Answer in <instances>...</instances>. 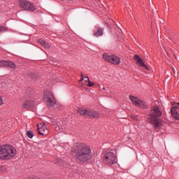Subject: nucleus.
<instances>
[{
    "label": "nucleus",
    "instance_id": "f257e3e1",
    "mask_svg": "<svg viewBox=\"0 0 179 179\" xmlns=\"http://www.w3.org/2000/svg\"><path fill=\"white\" fill-rule=\"evenodd\" d=\"M73 152L74 157L79 162H87L92 159V150L86 144H76Z\"/></svg>",
    "mask_w": 179,
    "mask_h": 179
},
{
    "label": "nucleus",
    "instance_id": "f03ea898",
    "mask_svg": "<svg viewBox=\"0 0 179 179\" xmlns=\"http://www.w3.org/2000/svg\"><path fill=\"white\" fill-rule=\"evenodd\" d=\"M148 115L152 124H154L155 127H160V125H162V120L159 118L163 115V113H162L159 106H152L151 110L148 113Z\"/></svg>",
    "mask_w": 179,
    "mask_h": 179
},
{
    "label": "nucleus",
    "instance_id": "7ed1b4c3",
    "mask_svg": "<svg viewBox=\"0 0 179 179\" xmlns=\"http://www.w3.org/2000/svg\"><path fill=\"white\" fill-rule=\"evenodd\" d=\"M16 155V150L9 145H3L0 147V159L8 160L15 157Z\"/></svg>",
    "mask_w": 179,
    "mask_h": 179
},
{
    "label": "nucleus",
    "instance_id": "20e7f679",
    "mask_svg": "<svg viewBox=\"0 0 179 179\" xmlns=\"http://www.w3.org/2000/svg\"><path fill=\"white\" fill-rule=\"evenodd\" d=\"M78 113L81 114V115L90 117V118H99V117H100V115L97 111L83 108L78 109Z\"/></svg>",
    "mask_w": 179,
    "mask_h": 179
},
{
    "label": "nucleus",
    "instance_id": "39448f33",
    "mask_svg": "<svg viewBox=\"0 0 179 179\" xmlns=\"http://www.w3.org/2000/svg\"><path fill=\"white\" fill-rule=\"evenodd\" d=\"M43 100L47 103L48 107H52L53 106H55V103H57L51 91H45L43 93Z\"/></svg>",
    "mask_w": 179,
    "mask_h": 179
},
{
    "label": "nucleus",
    "instance_id": "423d86ee",
    "mask_svg": "<svg viewBox=\"0 0 179 179\" xmlns=\"http://www.w3.org/2000/svg\"><path fill=\"white\" fill-rule=\"evenodd\" d=\"M103 162L106 164H114V163H117V158L114 152L106 151L103 155Z\"/></svg>",
    "mask_w": 179,
    "mask_h": 179
},
{
    "label": "nucleus",
    "instance_id": "0eeeda50",
    "mask_svg": "<svg viewBox=\"0 0 179 179\" xmlns=\"http://www.w3.org/2000/svg\"><path fill=\"white\" fill-rule=\"evenodd\" d=\"M103 59L113 65H120V64H121V59L115 55H110L107 53H104L103 55Z\"/></svg>",
    "mask_w": 179,
    "mask_h": 179
},
{
    "label": "nucleus",
    "instance_id": "6e6552de",
    "mask_svg": "<svg viewBox=\"0 0 179 179\" xmlns=\"http://www.w3.org/2000/svg\"><path fill=\"white\" fill-rule=\"evenodd\" d=\"M129 100L136 106V107H139V108H148V104L144 101L141 100L136 96H134L132 95H130L129 96Z\"/></svg>",
    "mask_w": 179,
    "mask_h": 179
},
{
    "label": "nucleus",
    "instance_id": "1a4fd4ad",
    "mask_svg": "<svg viewBox=\"0 0 179 179\" xmlns=\"http://www.w3.org/2000/svg\"><path fill=\"white\" fill-rule=\"evenodd\" d=\"M19 5L20 8H21V9H23V10H30L31 12H33V10H36V8L31 2L20 0L19 1Z\"/></svg>",
    "mask_w": 179,
    "mask_h": 179
},
{
    "label": "nucleus",
    "instance_id": "9d476101",
    "mask_svg": "<svg viewBox=\"0 0 179 179\" xmlns=\"http://www.w3.org/2000/svg\"><path fill=\"white\" fill-rule=\"evenodd\" d=\"M37 127L39 135H47V134H48V129L45 124H38Z\"/></svg>",
    "mask_w": 179,
    "mask_h": 179
},
{
    "label": "nucleus",
    "instance_id": "9b49d317",
    "mask_svg": "<svg viewBox=\"0 0 179 179\" xmlns=\"http://www.w3.org/2000/svg\"><path fill=\"white\" fill-rule=\"evenodd\" d=\"M3 66H9V68L15 69L16 68V64L12 62L4 60L0 62V68H3Z\"/></svg>",
    "mask_w": 179,
    "mask_h": 179
},
{
    "label": "nucleus",
    "instance_id": "f8f14e48",
    "mask_svg": "<svg viewBox=\"0 0 179 179\" xmlns=\"http://www.w3.org/2000/svg\"><path fill=\"white\" fill-rule=\"evenodd\" d=\"M134 60L136 61L137 64H138L141 68H143V69H149V68H148V66H145V63H143V60H142V58H141L139 55H135Z\"/></svg>",
    "mask_w": 179,
    "mask_h": 179
},
{
    "label": "nucleus",
    "instance_id": "ddd939ff",
    "mask_svg": "<svg viewBox=\"0 0 179 179\" xmlns=\"http://www.w3.org/2000/svg\"><path fill=\"white\" fill-rule=\"evenodd\" d=\"M36 103L33 101H26L23 104V108H33Z\"/></svg>",
    "mask_w": 179,
    "mask_h": 179
},
{
    "label": "nucleus",
    "instance_id": "4468645a",
    "mask_svg": "<svg viewBox=\"0 0 179 179\" xmlns=\"http://www.w3.org/2000/svg\"><path fill=\"white\" fill-rule=\"evenodd\" d=\"M37 42L38 43V44L41 45L42 47H44L45 48H51V45H50V43H48V42H46L43 39H38Z\"/></svg>",
    "mask_w": 179,
    "mask_h": 179
},
{
    "label": "nucleus",
    "instance_id": "2eb2a0df",
    "mask_svg": "<svg viewBox=\"0 0 179 179\" xmlns=\"http://www.w3.org/2000/svg\"><path fill=\"white\" fill-rule=\"evenodd\" d=\"M103 31L104 30L102 28H98L94 30V36H95V37H100V36H103Z\"/></svg>",
    "mask_w": 179,
    "mask_h": 179
},
{
    "label": "nucleus",
    "instance_id": "dca6fc26",
    "mask_svg": "<svg viewBox=\"0 0 179 179\" xmlns=\"http://www.w3.org/2000/svg\"><path fill=\"white\" fill-rule=\"evenodd\" d=\"M84 80V85H86L88 83V82L90 81L88 76L84 77V76H81V79L79 80V82H83Z\"/></svg>",
    "mask_w": 179,
    "mask_h": 179
},
{
    "label": "nucleus",
    "instance_id": "f3484780",
    "mask_svg": "<svg viewBox=\"0 0 179 179\" xmlns=\"http://www.w3.org/2000/svg\"><path fill=\"white\" fill-rule=\"evenodd\" d=\"M171 115L176 121H179V114L178 112H171Z\"/></svg>",
    "mask_w": 179,
    "mask_h": 179
},
{
    "label": "nucleus",
    "instance_id": "a211bd4d",
    "mask_svg": "<svg viewBox=\"0 0 179 179\" xmlns=\"http://www.w3.org/2000/svg\"><path fill=\"white\" fill-rule=\"evenodd\" d=\"M102 90L103 93H104L105 94H111V91L110 90V88H108V87H103Z\"/></svg>",
    "mask_w": 179,
    "mask_h": 179
},
{
    "label": "nucleus",
    "instance_id": "6ab92c4d",
    "mask_svg": "<svg viewBox=\"0 0 179 179\" xmlns=\"http://www.w3.org/2000/svg\"><path fill=\"white\" fill-rule=\"evenodd\" d=\"M179 107V102L176 103V106H173L171 109V112H177L176 110H178Z\"/></svg>",
    "mask_w": 179,
    "mask_h": 179
},
{
    "label": "nucleus",
    "instance_id": "aec40b11",
    "mask_svg": "<svg viewBox=\"0 0 179 179\" xmlns=\"http://www.w3.org/2000/svg\"><path fill=\"white\" fill-rule=\"evenodd\" d=\"M27 136H28V138L31 139L33 138V136H34V134H33L31 131H27Z\"/></svg>",
    "mask_w": 179,
    "mask_h": 179
},
{
    "label": "nucleus",
    "instance_id": "412c9836",
    "mask_svg": "<svg viewBox=\"0 0 179 179\" xmlns=\"http://www.w3.org/2000/svg\"><path fill=\"white\" fill-rule=\"evenodd\" d=\"M86 86L92 87V86H94V83L93 82L89 81Z\"/></svg>",
    "mask_w": 179,
    "mask_h": 179
},
{
    "label": "nucleus",
    "instance_id": "4be33fe9",
    "mask_svg": "<svg viewBox=\"0 0 179 179\" xmlns=\"http://www.w3.org/2000/svg\"><path fill=\"white\" fill-rule=\"evenodd\" d=\"M3 104V101L2 100V97L0 96V106H2Z\"/></svg>",
    "mask_w": 179,
    "mask_h": 179
},
{
    "label": "nucleus",
    "instance_id": "5701e85b",
    "mask_svg": "<svg viewBox=\"0 0 179 179\" xmlns=\"http://www.w3.org/2000/svg\"><path fill=\"white\" fill-rule=\"evenodd\" d=\"M3 30H5V27H0V33L3 31Z\"/></svg>",
    "mask_w": 179,
    "mask_h": 179
},
{
    "label": "nucleus",
    "instance_id": "b1692460",
    "mask_svg": "<svg viewBox=\"0 0 179 179\" xmlns=\"http://www.w3.org/2000/svg\"><path fill=\"white\" fill-rule=\"evenodd\" d=\"M29 76H32L34 79H36V74H34V76L33 74H30Z\"/></svg>",
    "mask_w": 179,
    "mask_h": 179
},
{
    "label": "nucleus",
    "instance_id": "393cba45",
    "mask_svg": "<svg viewBox=\"0 0 179 179\" xmlns=\"http://www.w3.org/2000/svg\"><path fill=\"white\" fill-rule=\"evenodd\" d=\"M5 169V168H3V167H1V170H2V171H3V170Z\"/></svg>",
    "mask_w": 179,
    "mask_h": 179
},
{
    "label": "nucleus",
    "instance_id": "a878e982",
    "mask_svg": "<svg viewBox=\"0 0 179 179\" xmlns=\"http://www.w3.org/2000/svg\"><path fill=\"white\" fill-rule=\"evenodd\" d=\"M62 1H65V0H62Z\"/></svg>",
    "mask_w": 179,
    "mask_h": 179
}]
</instances>
